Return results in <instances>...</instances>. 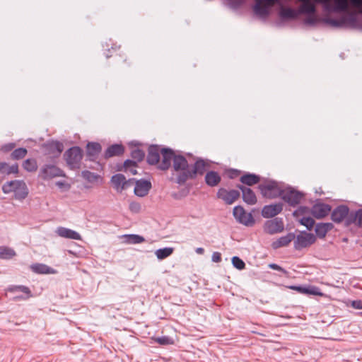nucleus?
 <instances>
[{
	"label": "nucleus",
	"mask_w": 362,
	"mask_h": 362,
	"mask_svg": "<svg viewBox=\"0 0 362 362\" xmlns=\"http://www.w3.org/2000/svg\"><path fill=\"white\" fill-rule=\"evenodd\" d=\"M2 192L7 194L13 193L14 198L22 201L29 193L26 183L22 180H13L6 182L1 187Z\"/></svg>",
	"instance_id": "1"
},
{
	"label": "nucleus",
	"mask_w": 362,
	"mask_h": 362,
	"mask_svg": "<svg viewBox=\"0 0 362 362\" xmlns=\"http://www.w3.org/2000/svg\"><path fill=\"white\" fill-rule=\"evenodd\" d=\"M322 4L324 11L327 13H344L349 10V0H314Z\"/></svg>",
	"instance_id": "2"
},
{
	"label": "nucleus",
	"mask_w": 362,
	"mask_h": 362,
	"mask_svg": "<svg viewBox=\"0 0 362 362\" xmlns=\"http://www.w3.org/2000/svg\"><path fill=\"white\" fill-rule=\"evenodd\" d=\"M284 187L274 180H267L259 185V189L263 197L273 199L281 197Z\"/></svg>",
	"instance_id": "3"
},
{
	"label": "nucleus",
	"mask_w": 362,
	"mask_h": 362,
	"mask_svg": "<svg viewBox=\"0 0 362 362\" xmlns=\"http://www.w3.org/2000/svg\"><path fill=\"white\" fill-rule=\"evenodd\" d=\"M64 156L71 169L80 168L83 158V151L81 148L78 146L71 147L65 152Z\"/></svg>",
	"instance_id": "4"
},
{
	"label": "nucleus",
	"mask_w": 362,
	"mask_h": 362,
	"mask_svg": "<svg viewBox=\"0 0 362 362\" xmlns=\"http://www.w3.org/2000/svg\"><path fill=\"white\" fill-rule=\"evenodd\" d=\"M173 169L178 172L179 175L177 177V182L179 184H184L185 182H181L180 179L189 171L190 165L188 164L186 158L182 156H175L173 159Z\"/></svg>",
	"instance_id": "5"
},
{
	"label": "nucleus",
	"mask_w": 362,
	"mask_h": 362,
	"mask_svg": "<svg viewBox=\"0 0 362 362\" xmlns=\"http://www.w3.org/2000/svg\"><path fill=\"white\" fill-rule=\"evenodd\" d=\"M57 177H65L62 170L54 165H44L39 172V177L44 180H51Z\"/></svg>",
	"instance_id": "6"
},
{
	"label": "nucleus",
	"mask_w": 362,
	"mask_h": 362,
	"mask_svg": "<svg viewBox=\"0 0 362 362\" xmlns=\"http://www.w3.org/2000/svg\"><path fill=\"white\" fill-rule=\"evenodd\" d=\"M303 197V194L296 191L292 187H284L281 194V199L289 205L295 206L298 205Z\"/></svg>",
	"instance_id": "7"
},
{
	"label": "nucleus",
	"mask_w": 362,
	"mask_h": 362,
	"mask_svg": "<svg viewBox=\"0 0 362 362\" xmlns=\"http://www.w3.org/2000/svg\"><path fill=\"white\" fill-rule=\"evenodd\" d=\"M233 214L236 221L246 226H252L255 224V219L251 213H247L241 206L234 207Z\"/></svg>",
	"instance_id": "8"
},
{
	"label": "nucleus",
	"mask_w": 362,
	"mask_h": 362,
	"mask_svg": "<svg viewBox=\"0 0 362 362\" xmlns=\"http://www.w3.org/2000/svg\"><path fill=\"white\" fill-rule=\"evenodd\" d=\"M316 240L315 236L305 231L301 232L294 238V248L300 250L313 245Z\"/></svg>",
	"instance_id": "9"
},
{
	"label": "nucleus",
	"mask_w": 362,
	"mask_h": 362,
	"mask_svg": "<svg viewBox=\"0 0 362 362\" xmlns=\"http://www.w3.org/2000/svg\"><path fill=\"white\" fill-rule=\"evenodd\" d=\"M253 10L256 15L266 18L269 14L270 8L278 2V0H255Z\"/></svg>",
	"instance_id": "10"
},
{
	"label": "nucleus",
	"mask_w": 362,
	"mask_h": 362,
	"mask_svg": "<svg viewBox=\"0 0 362 362\" xmlns=\"http://www.w3.org/2000/svg\"><path fill=\"white\" fill-rule=\"evenodd\" d=\"M351 211L349 208L346 205H339L332 211L331 214V219L335 223H341L344 221L346 226V220L349 218Z\"/></svg>",
	"instance_id": "11"
},
{
	"label": "nucleus",
	"mask_w": 362,
	"mask_h": 362,
	"mask_svg": "<svg viewBox=\"0 0 362 362\" xmlns=\"http://www.w3.org/2000/svg\"><path fill=\"white\" fill-rule=\"evenodd\" d=\"M284 229V224L282 218H274L267 221L264 225V230L267 233L273 235L281 233Z\"/></svg>",
	"instance_id": "12"
},
{
	"label": "nucleus",
	"mask_w": 362,
	"mask_h": 362,
	"mask_svg": "<svg viewBox=\"0 0 362 362\" xmlns=\"http://www.w3.org/2000/svg\"><path fill=\"white\" fill-rule=\"evenodd\" d=\"M206 163L202 159L197 160L194 166H190L189 171L187 172V174L183 176V178H181V182H186L189 179H192L195 177V175L198 173L202 175L206 170Z\"/></svg>",
	"instance_id": "13"
},
{
	"label": "nucleus",
	"mask_w": 362,
	"mask_h": 362,
	"mask_svg": "<svg viewBox=\"0 0 362 362\" xmlns=\"http://www.w3.org/2000/svg\"><path fill=\"white\" fill-rule=\"evenodd\" d=\"M216 196L226 204H232L239 198L240 192L235 189L227 190L225 188H220L217 192Z\"/></svg>",
	"instance_id": "14"
},
{
	"label": "nucleus",
	"mask_w": 362,
	"mask_h": 362,
	"mask_svg": "<svg viewBox=\"0 0 362 362\" xmlns=\"http://www.w3.org/2000/svg\"><path fill=\"white\" fill-rule=\"evenodd\" d=\"M282 210L283 204L281 203L266 205L262 210V215L266 218H273L280 214Z\"/></svg>",
	"instance_id": "15"
},
{
	"label": "nucleus",
	"mask_w": 362,
	"mask_h": 362,
	"mask_svg": "<svg viewBox=\"0 0 362 362\" xmlns=\"http://www.w3.org/2000/svg\"><path fill=\"white\" fill-rule=\"evenodd\" d=\"M162 160L159 162L158 168L163 170H168L171 165V161L173 160L174 156L173 151L169 148H162Z\"/></svg>",
	"instance_id": "16"
},
{
	"label": "nucleus",
	"mask_w": 362,
	"mask_h": 362,
	"mask_svg": "<svg viewBox=\"0 0 362 362\" xmlns=\"http://www.w3.org/2000/svg\"><path fill=\"white\" fill-rule=\"evenodd\" d=\"M330 211L331 206L323 203L316 204L311 209L312 215L318 219L325 217Z\"/></svg>",
	"instance_id": "17"
},
{
	"label": "nucleus",
	"mask_w": 362,
	"mask_h": 362,
	"mask_svg": "<svg viewBox=\"0 0 362 362\" xmlns=\"http://www.w3.org/2000/svg\"><path fill=\"white\" fill-rule=\"evenodd\" d=\"M151 188V183L147 180H140L136 182L134 193L136 196L143 197L146 196Z\"/></svg>",
	"instance_id": "18"
},
{
	"label": "nucleus",
	"mask_w": 362,
	"mask_h": 362,
	"mask_svg": "<svg viewBox=\"0 0 362 362\" xmlns=\"http://www.w3.org/2000/svg\"><path fill=\"white\" fill-rule=\"evenodd\" d=\"M56 233L62 238L76 240H81V236L78 232L65 227H58Z\"/></svg>",
	"instance_id": "19"
},
{
	"label": "nucleus",
	"mask_w": 362,
	"mask_h": 362,
	"mask_svg": "<svg viewBox=\"0 0 362 362\" xmlns=\"http://www.w3.org/2000/svg\"><path fill=\"white\" fill-rule=\"evenodd\" d=\"M238 187L241 190L243 201L250 205L255 204L257 197L255 192L249 187L238 185Z\"/></svg>",
	"instance_id": "20"
},
{
	"label": "nucleus",
	"mask_w": 362,
	"mask_h": 362,
	"mask_svg": "<svg viewBox=\"0 0 362 362\" xmlns=\"http://www.w3.org/2000/svg\"><path fill=\"white\" fill-rule=\"evenodd\" d=\"M111 182L117 192H122L128 186V181L122 174H116L111 178Z\"/></svg>",
	"instance_id": "21"
},
{
	"label": "nucleus",
	"mask_w": 362,
	"mask_h": 362,
	"mask_svg": "<svg viewBox=\"0 0 362 362\" xmlns=\"http://www.w3.org/2000/svg\"><path fill=\"white\" fill-rule=\"evenodd\" d=\"M355 224L359 228H362V209L356 211H351L349 218L346 220V226Z\"/></svg>",
	"instance_id": "22"
},
{
	"label": "nucleus",
	"mask_w": 362,
	"mask_h": 362,
	"mask_svg": "<svg viewBox=\"0 0 362 362\" xmlns=\"http://www.w3.org/2000/svg\"><path fill=\"white\" fill-rule=\"evenodd\" d=\"M295 238V235L293 233H289L284 236L280 237L276 241L273 242L272 247L276 250L281 247L287 246Z\"/></svg>",
	"instance_id": "23"
},
{
	"label": "nucleus",
	"mask_w": 362,
	"mask_h": 362,
	"mask_svg": "<svg viewBox=\"0 0 362 362\" xmlns=\"http://www.w3.org/2000/svg\"><path fill=\"white\" fill-rule=\"evenodd\" d=\"M160 152L158 146H151L148 148L147 161L150 165H159Z\"/></svg>",
	"instance_id": "24"
},
{
	"label": "nucleus",
	"mask_w": 362,
	"mask_h": 362,
	"mask_svg": "<svg viewBox=\"0 0 362 362\" xmlns=\"http://www.w3.org/2000/svg\"><path fill=\"white\" fill-rule=\"evenodd\" d=\"M316 6L310 0L301 2V5L298 8V13L307 15H315Z\"/></svg>",
	"instance_id": "25"
},
{
	"label": "nucleus",
	"mask_w": 362,
	"mask_h": 362,
	"mask_svg": "<svg viewBox=\"0 0 362 362\" xmlns=\"http://www.w3.org/2000/svg\"><path fill=\"white\" fill-rule=\"evenodd\" d=\"M333 227L332 223H319L316 224L315 231L318 238H323Z\"/></svg>",
	"instance_id": "26"
},
{
	"label": "nucleus",
	"mask_w": 362,
	"mask_h": 362,
	"mask_svg": "<svg viewBox=\"0 0 362 362\" xmlns=\"http://www.w3.org/2000/svg\"><path fill=\"white\" fill-rule=\"evenodd\" d=\"M0 173L6 175H18L19 173L18 165L15 163L10 165L6 162H0Z\"/></svg>",
	"instance_id": "27"
},
{
	"label": "nucleus",
	"mask_w": 362,
	"mask_h": 362,
	"mask_svg": "<svg viewBox=\"0 0 362 362\" xmlns=\"http://www.w3.org/2000/svg\"><path fill=\"white\" fill-rule=\"evenodd\" d=\"M221 180V177L217 172L209 171L205 175V182L210 187L217 186Z\"/></svg>",
	"instance_id": "28"
},
{
	"label": "nucleus",
	"mask_w": 362,
	"mask_h": 362,
	"mask_svg": "<svg viewBox=\"0 0 362 362\" xmlns=\"http://www.w3.org/2000/svg\"><path fill=\"white\" fill-rule=\"evenodd\" d=\"M31 269L33 270V272H34L35 273H37V274H56V270L54 269L53 268L46 265V264H40V263H37V264H34L33 265H31Z\"/></svg>",
	"instance_id": "29"
},
{
	"label": "nucleus",
	"mask_w": 362,
	"mask_h": 362,
	"mask_svg": "<svg viewBox=\"0 0 362 362\" xmlns=\"http://www.w3.org/2000/svg\"><path fill=\"white\" fill-rule=\"evenodd\" d=\"M124 152V147L121 144H113L109 146L105 153V158H110L115 156H119Z\"/></svg>",
	"instance_id": "30"
},
{
	"label": "nucleus",
	"mask_w": 362,
	"mask_h": 362,
	"mask_svg": "<svg viewBox=\"0 0 362 362\" xmlns=\"http://www.w3.org/2000/svg\"><path fill=\"white\" fill-rule=\"evenodd\" d=\"M240 180L243 184L251 186L258 183L260 181V177L255 174L246 173L241 176Z\"/></svg>",
	"instance_id": "31"
},
{
	"label": "nucleus",
	"mask_w": 362,
	"mask_h": 362,
	"mask_svg": "<svg viewBox=\"0 0 362 362\" xmlns=\"http://www.w3.org/2000/svg\"><path fill=\"white\" fill-rule=\"evenodd\" d=\"M48 151L52 153L59 155L64 150L63 144L57 141L47 142L45 145Z\"/></svg>",
	"instance_id": "32"
},
{
	"label": "nucleus",
	"mask_w": 362,
	"mask_h": 362,
	"mask_svg": "<svg viewBox=\"0 0 362 362\" xmlns=\"http://www.w3.org/2000/svg\"><path fill=\"white\" fill-rule=\"evenodd\" d=\"M298 12L291 8L281 6L279 11V16L283 19H294L298 16Z\"/></svg>",
	"instance_id": "33"
},
{
	"label": "nucleus",
	"mask_w": 362,
	"mask_h": 362,
	"mask_svg": "<svg viewBox=\"0 0 362 362\" xmlns=\"http://www.w3.org/2000/svg\"><path fill=\"white\" fill-rule=\"evenodd\" d=\"M9 291L13 293L22 292L25 294V296H16V299H28L31 296L30 290L28 287L25 286H14L9 288Z\"/></svg>",
	"instance_id": "34"
},
{
	"label": "nucleus",
	"mask_w": 362,
	"mask_h": 362,
	"mask_svg": "<svg viewBox=\"0 0 362 362\" xmlns=\"http://www.w3.org/2000/svg\"><path fill=\"white\" fill-rule=\"evenodd\" d=\"M293 288L300 291L302 293L306 294H312L315 296H322L323 293L321 292L320 289L316 286H308V287H301V286H294Z\"/></svg>",
	"instance_id": "35"
},
{
	"label": "nucleus",
	"mask_w": 362,
	"mask_h": 362,
	"mask_svg": "<svg viewBox=\"0 0 362 362\" xmlns=\"http://www.w3.org/2000/svg\"><path fill=\"white\" fill-rule=\"evenodd\" d=\"M101 151V146L96 142H90L87 144V154L92 159V158L97 156Z\"/></svg>",
	"instance_id": "36"
},
{
	"label": "nucleus",
	"mask_w": 362,
	"mask_h": 362,
	"mask_svg": "<svg viewBox=\"0 0 362 362\" xmlns=\"http://www.w3.org/2000/svg\"><path fill=\"white\" fill-rule=\"evenodd\" d=\"M25 170L29 173L35 172L37 170V163L34 158H28L25 160L22 164Z\"/></svg>",
	"instance_id": "37"
},
{
	"label": "nucleus",
	"mask_w": 362,
	"mask_h": 362,
	"mask_svg": "<svg viewBox=\"0 0 362 362\" xmlns=\"http://www.w3.org/2000/svg\"><path fill=\"white\" fill-rule=\"evenodd\" d=\"M16 255L13 249L6 246L0 247V259H9L16 256Z\"/></svg>",
	"instance_id": "38"
},
{
	"label": "nucleus",
	"mask_w": 362,
	"mask_h": 362,
	"mask_svg": "<svg viewBox=\"0 0 362 362\" xmlns=\"http://www.w3.org/2000/svg\"><path fill=\"white\" fill-rule=\"evenodd\" d=\"M124 242L128 244H139L145 241L143 236L136 234L124 235Z\"/></svg>",
	"instance_id": "39"
},
{
	"label": "nucleus",
	"mask_w": 362,
	"mask_h": 362,
	"mask_svg": "<svg viewBox=\"0 0 362 362\" xmlns=\"http://www.w3.org/2000/svg\"><path fill=\"white\" fill-rule=\"evenodd\" d=\"M173 251V247H164L156 250L155 255L158 259H164L170 256Z\"/></svg>",
	"instance_id": "40"
},
{
	"label": "nucleus",
	"mask_w": 362,
	"mask_h": 362,
	"mask_svg": "<svg viewBox=\"0 0 362 362\" xmlns=\"http://www.w3.org/2000/svg\"><path fill=\"white\" fill-rule=\"evenodd\" d=\"M28 153V151L25 148H18L15 149L11 154V157L13 160H20L23 158Z\"/></svg>",
	"instance_id": "41"
},
{
	"label": "nucleus",
	"mask_w": 362,
	"mask_h": 362,
	"mask_svg": "<svg viewBox=\"0 0 362 362\" xmlns=\"http://www.w3.org/2000/svg\"><path fill=\"white\" fill-rule=\"evenodd\" d=\"M136 162L131 160H127L124 163V170L126 172L129 171L132 175L137 173L136 170Z\"/></svg>",
	"instance_id": "42"
},
{
	"label": "nucleus",
	"mask_w": 362,
	"mask_h": 362,
	"mask_svg": "<svg viewBox=\"0 0 362 362\" xmlns=\"http://www.w3.org/2000/svg\"><path fill=\"white\" fill-rule=\"evenodd\" d=\"M323 21L335 28H341L345 24V21L344 18L337 20L331 18H326L323 19Z\"/></svg>",
	"instance_id": "43"
},
{
	"label": "nucleus",
	"mask_w": 362,
	"mask_h": 362,
	"mask_svg": "<svg viewBox=\"0 0 362 362\" xmlns=\"http://www.w3.org/2000/svg\"><path fill=\"white\" fill-rule=\"evenodd\" d=\"M82 177L90 182H97L100 178V176L88 170L83 171Z\"/></svg>",
	"instance_id": "44"
},
{
	"label": "nucleus",
	"mask_w": 362,
	"mask_h": 362,
	"mask_svg": "<svg viewBox=\"0 0 362 362\" xmlns=\"http://www.w3.org/2000/svg\"><path fill=\"white\" fill-rule=\"evenodd\" d=\"M300 224L305 226L308 230H311L315 225V221L309 216H304L300 219Z\"/></svg>",
	"instance_id": "45"
},
{
	"label": "nucleus",
	"mask_w": 362,
	"mask_h": 362,
	"mask_svg": "<svg viewBox=\"0 0 362 362\" xmlns=\"http://www.w3.org/2000/svg\"><path fill=\"white\" fill-rule=\"evenodd\" d=\"M232 264L234 267L239 270H242L245 267V262L237 256H235L232 258Z\"/></svg>",
	"instance_id": "46"
},
{
	"label": "nucleus",
	"mask_w": 362,
	"mask_h": 362,
	"mask_svg": "<svg viewBox=\"0 0 362 362\" xmlns=\"http://www.w3.org/2000/svg\"><path fill=\"white\" fill-rule=\"evenodd\" d=\"M131 155L136 161H141L144 159L145 153L142 150L136 148L132 151Z\"/></svg>",
	"instance_id": "47"
},
{
	"label": "nucleus",
	"mask_w": 362,
	"mask_h": 362,
	"mask_svg": "<svg viewBox=\"0 0 362 362\" xmlns=\"http://www.w3.org/2000/svg\"><path fill=\"white\" fill-rule=\"evenodd\" d=\"M129 209L132 212L137 214L141 211V205L138 202H132L129 204Z\"/></svg>",
	"instance_id": "48"
},
{
	"label": "nucleus",
	"mask_w": 362,
	"mask_h": 362,
	"mask_svg": "<svg viewBox=\"0 0 362 362\" xmlns=\"http://www.w3.org/2000/svg\"><path fill=\"white\" fill-rule=\"evenodd\" d=\"M156 341L162 345L170 344H173V340L168 337H158Z\"/></svg>",
	"instance_id": "49"
},
{
	"label": "nucleus",
	"mask_w": 362,
	"mask_h": 362,
	"mask_svg": "<svg viewBox=\"0 0 362 362\" xmlns=\"http://www.w3.org/2000/svg\"><path fill=\"white\" fill-rule=\"evenodd\" d=\"M305 24L315 25L317 23V18L315 15H308V16L304 20Z\"/></svg>",
	"instance_id": "50"
},
{
	"label": "nucleus",
	"mask_w": 362,
	"mask_h": 362,
	"mask_svg": "<svg viewBox=\"0 0 362 362\" xmlns=\"http://www.w3.org/2000/svg\"><path fill=\"white\" fill-rule=\"evenodd\" d=\"M350 4L361 13V10H362V0H350Z\"/></svg>",
	"instance_id": "51"
},
{
	"label": "nucleus",
	"mask_w": 362,
	"mask_h": 362,
	"mask_svg": "<svg viewBox=\"0 0 362 362\" xmlns=\"http://www.w3.org/2000/svg\"><path fill=\"white\" fill-rule=\"evenodd\" d=\"M269 267L272 269L279 271L284 274L287 273L286 271L284 268H282L279 265L274 264V263L269 264Z\"/></svg>",
	"instance_id": "52"
},
{
	"label": "nucleus",
	"mask_w": 362,
	"mask_h": 362,
	"mask_svg": "<svg viewBox=\"0 0 362 362\" xmlns=\"http://www.w3.org/2000/svg\"><path fill=\"white\" fill-rule=\"evenodd\" d=\"M16 144L14 143L6 144L1 147V150L4 152H8L14 148Z\"/></svg>",
	"instance_id": "53"
},
{
	"label": "nucleus",
	"mask_w": 362,
	"mask_h": 362,
	"mask_svg": "<svg viewBox=\"0 0 362 362\" xmlns=\"http://www.w3.org/2000/svg\"><path fill=\"white\" fill-rule=\"evenodd\" d=\"M211 260L214 262L218 263L221 261V255L218 252H214L212 254Z\"/></svg>",
	"instance_id": "54"
},
{
	"label": "nucleus",
	"mask_w": 362,
	"mask_h": 362,
	"mask_svg": "<svg viewBox=\"0 0 362 362\" xmlns=\"http://www.w3.org/2000/svg\"><path fill=\"white\" fill-rule=\"evenodd\" d=\"M351 306L355 309L362 310V300H353Z\"/></svg>",
	"instance_id": "55"
},
{
	"label": "nucleus",
	"mask_w": 362,
	"mask_h": 362,
	"mask_svg": "<svg viewBox=\"0 0 362 362\" xmlns=\"http://www.w3.org/2000/svg\"><path fill=\"white\" fill-rule=\"evenodd\" d=\"M56 185L59 188H65L66 189H69L70 188L69 185H68L66 182L64 181L56 182Z\"/></svg>",
	"instance_id": "56"
},
{
	"label": "nucleus",
	"mask_w": 362,
	"mask_h": 362,
	"mask_svg": "<svg viewBox=\"0 0 362 362\" xmlns=\"http://www.w3.org/2000/svg\"><path fill=\"white\" fill-rule=\"evenodd\" d=\"M195 252L198 254V255H203L204 252V249L203 247H197L196 250H195Z\"/></svg>",
	"instance_id": "57"
},
{
	"label": "nucleus",
	"mask_w": 362,
	"mask_h": 362,
	"mask_svg": "<svg viewBox=\"0 0 362 362\" xmlns=\"http://www.w3.org/2000/svg\"><path fill=\"white\" fill-rule=\"evenodd\" d=\"M361 13H362V9L361 10Z\"/></svg>",
	"instance_id": "58"
}]
</instances>
